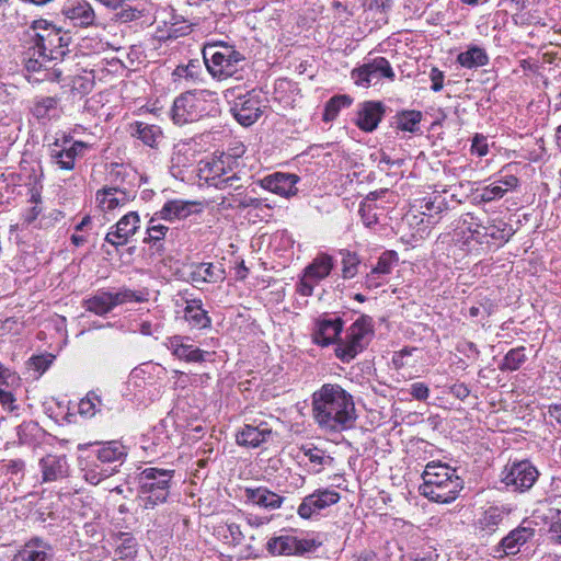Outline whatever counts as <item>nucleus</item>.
Returning a JSON list of instances; mask_svg holds the SVG:
<instances>
[{
  "mask_svg": "<svg viewBox=\"0 0 561 561\" xmlns=\"http://www.w3.org/2000/svg\"><path fill=\"white\" fill-rule=\"evenodd\" d=\"M296 537L283 535L271 538L266 543V550L273 556H291L296 549Z\"/></svg>",
  "mask_w": 561,
  "mask_h": 561,
  "instance_id": "obj_31",
  "label": "nucleus"
},
{
  "mask_svg": "<svg viewBox=\"0 0 561 561\" xmlns=\"http://www.w3.org/2000/svg\"><path fill=\"white\" fill-rule=\"evenodd\" d=\"M195 283H217L225 279V271L221 264L201 263L191 274Z\"/></svg>",
  "mask_w": 561,
  "mask_h": 561,
  "instance_id": "obj_28",
  "label": "nucleus"
},
{
  "mask_svg": "<svg viewBox=\"0 0 561 561\" xmlns=\"http://www.w3.org/2000/svg\"><path fill=\"white\" fill-rule=\"evenodd\" d=\"M472 150L477 151L479 156H484L486 153L485 146H480L477 140L472 144Z\"/></svg>",
  "mask_w": 561,
  "mask_h": 561,
  "instance_id": "obj_63",
  "label": "nucleus"
},
{
  "mask_svg": "<svg viewBox=\"0 0 561 561\" xmlns=\"http://www.w3.org/2000/svg\"><path fill=\"white\" fill-rule=\"evenodd\" d=\"M39 213H41V208H38L37 206L32 207L26 215V221L27 222L34 221L37 218V216L39 215Z\"/></svg>",
  "mask_w": 561,
  "mask_h": 561,
  "instance_id": "obj_61",
  "label": "nucleus"
},
{
  "mask_svg": "<svg viewBox=\"0 0 561 561\" xmlns=\"http://www.w3.org/2000/svg\"><path fill=\"white\" fill-rule=\"evenodd\" d=\"M139 332L141 334H144V335H151V334H153V330H152L151 323L148 322V321H144L142 323H140Z\"/></svg>",
  "mask_w": 561,
  "mask_h": 561,
  "instance_id": "obj_60",
  "label": "nucleus"
},
{
  "mask_svg": "<svg viewBox=\"0 0 561 561\" xmlns=\"http://www.w3.org/2000/svg\"><path fill=\"white\" fill-rule=\"evenodd\" d=\"M168 231V227L163 225H152L148 227L147 233L148 238L145 241H159L162 240Z\"/></svg>",
  "mask_w": 561,
  "mask_h": 561,
  "instance_id": "obj_50",
  "label": "nucleus"
},
{
  "mask_svg": "<svg viewBox=\"0 0 561 561\" xmlns=\"http://www.w3.org/2000/svg\"><path fill=\"white\" fill-rule=\"evenodd\" d=\"M216 111L215 94L208 90H195L178 96L173 102L171 114L174 124L182 126Z\"/></svg>",
  "mask_w": 561,
  "mask_h": 561,
  "instance_id": "obj_4",
  "label": "nucleus"
},
{
  "mask_svg": "<svg viewBox=\"0 0 561 561\" xmlns=\"http://www.w3.org/2000/svg\"><path fill=\"white\" fill-rule=\"evenodd\" d=\"M203 57L209 73L218 80L234 77L243 78L245 58L241 53L227 43L207 44L203 49Z\"/></svg>",
  "mask_w": 561,
  "mask_h": 561,
  "instance_id": "obj_3",
  "label": "nucleus"
},
{
  "mask_svg": "<svg viewBox=\"0 0 561 561\" xmlns=\"http://www.w3.org/2000/svg\"><path fill=\"white\" fill-rule=\"evenodd\" d=\"M299 178L291 173H274L261 180V186L284 197L297 194L296 187Z\"/></svg>",
  "mask_w": 561,
  "mask_h": 561,
  "instance_id": "obj_18",
  "label": "nucleus"
},
{
  "mask_svg": "<svg viewBox=\"0 0 561 561\" xmlns=\"http://www.w3.org/2000/svg\"><path fill=\"white\" fill-rule=\"evenodd\" d=\"M422 114L417 111L403 112L398 118V127L402 130L414 131L421 122Z\"/></svg>",
  "mask_w": 561,
  "mask_h": 561,
  "instance_id": "obj_40",
  "label": "nucleus"
},
{
  "mask_svg": "<svg viewBox=\"0 0 561 561\" xmlns=\"http://www.w3.org/2000/svg\"><path fill=\"white\" fill-rule=\"evenodd\" d=\"M247 523L251 526V527H261L263 526L264 524H266V519L264 517H259V516H248L247 517Z\"/></svg>",
  "mask_w": 561,
  "mask_h": 561,
  "instance_id": "obj_58",
  "label": "nucleus"
},
{
  "mask_svg": "<svg viewBox=\"0 0 561 561\" xmlns=\"http://www.w3.org/2000/svg\"><path fill=\"white\" fill-rule=\"evenodd\" d=\"M130 199V194L115 186L103 187L95 194L96 205L103 211H110L117 207H122Z\"/></svg>",
  "mask_w": 561,
  "mask_h": 561,
  "instance_id": "obj_20",
  "label": "nucleus"
},
{
  "mask_svg": "<svg viewBox=\"0 0 561 561\" xmlns=\"http://www.w3.org/2000/svg\"><path fill=\"white\" fill-rule=\"evenodd\" d=\"M129 131L131 136L137 137L149 147L158 146L160 139L162 138V131L160 127L141 122H135L130 124Z\"/></svg>",
  "mask_w": 561,
  "mask_h": 561,
  "instance_id": "obj_27",
  "label": "nucleus"
},
{
  "mask_svg": "<svg viewBox=\"0 0 561 561\" xmlns=\"http://www.w3.org/2000/svg\"><path fill=\"white\" fill-rule=\"evenodd\" d=\"M304 455L308 458L309 462L312 465V470L314 472H320L322 467L331 463L332 458L329 456H324L323 451L318 448H302Z\"/></svg>",
  "mask_w": 561,
  "mask_h": 561,
  "instance_id": "obj_36",
  "label": "nucleus"
},
{
  "mask_svg": "<svg viewBox=\"0 0 561 561\" xmlns=\"http://www.w3.org/2000/svg\"><path fill=\"white\" fill-rule=\"evenodd\" d=\"M273 435L272 426L267 422L254 421L245 424L236 435L238 445L244 447H257L267 442Z\"/></svg>",
  "mask_w": 561,
  "mask_h": 561,
  "instance_id": "obj_15",
  "label": "nucleus"
},
{
  "mask_svg": "<svg viewBox=\"0 0 561 561\" xmlns=\"http://www.w3.org/2000/svg\"><path fill=\"white\" fill-rule=\"evenodd\" d=\"M296 549L294 554H304L316 550L319 543L314 539H298L296 538Z\"/></svg>",
  "mask_w": 561,
  "mask_h": 561,
  "instance_id": "obj_49",
  "label": "nucleus"
},
{
  "mask_svg": "<svg viewBox=\"0 0 561 561\" xmlns=\"http://www.w3.org/2000/svg\"><path fill=\"white\" fill-rule=\"evenodd\" d=\"M421 208L438 215L448 208V204L440 195H435L433 199H424V205Z\"/></svg>",
  "mask_w": 561,
  "mask_h": 561,
  "instance_id": "obj_46",
  "label": "nucleus"
},
{
  "mask_svg": "<svg viewBox=\"0 0 561 561\" xmlns=\"http://www.w3.org/2000/svg\"><path fill=\"white\" fill-rule=\"evenodd\" d=\"M422 495L437 503H450L462 490V480L456 470L443 463H427L422 474Z\"/></svg>",
  "mask_w": 561,
  "mask_h": 561,
  "instance_id": "obj_2",
  "label": "nucleus"
},
{
  "mask_svg": "<svg viewBox=\"0 0 561 561\" xmlns=\"http://www.w3.org/2000/svg\"><path fill=\"white\" fill-rule=\"evenodd\" d=\"M526 356L524 348H515L510 351L504 357L500 368L502 370H516L525 362Z\"/></svg>",
  "mask_w": 561,
  "mask_h": 561,
  "instance_id": "obj_37",
  "label": "nucleus"
},
{
  "mask_svg": "<svg viewBox=\"0 0 561 561\" xmlns=\"http://www.w3.org/2000/svg\"><path fill=\"white\" fill-rule=\"evenodd\" d=\"M16 381V377L10 369L0 363V386H10Z\"/></svg>",
  "mask_w": 561,
  "mask_h": 561,
  "instance_id": "obj_54",
  "label": "nucleus"
},
{
  "mask_svg": "<svg viewBox=\"0 0 561 561\" xmlns=\"http://www.w3.org/2000/svg\"><path fill=\"white\" fill-rule=\"evenodd\" d=\"M398 262V255L393 251H386L383 252L380 257L378 259V262L376 266L373 268L374 274H380L382 277L390 274L393 266Z\"/></svg>",
  "mask_w": 561,
  "mask_h": 561,
  "instance_id": "obj_35",
  "label": "nucleus"
},
{
  "mask_svg": "<svg viewBox=\"0 0 561 561\" xmlns=\"http://www.w3.org/2000/svg\"><path fill=\"white\" fill-rule=\"evenodd\" d=\"M386 77L394 78V72L389 61L383 57L375 58L373 61L363 65L358 69L352 71V78L357 85L368 87L373 80Z\"/></svg>",
  "mask_w": 561,
  "mask_h": 561,
  "instance_id": "obj_13",
  "label": "nucleus"
},
{
  "mask_svg": "<svg viewBox=\"0 0 561 561\" xmlns=\"http://www.w3.org/2000/svg\"><path fill=\"white\" fill-rule=\"evenodd\" d=\"M504 518V511L497 506L486 508L478 520L481 530L492 534Z\"/></svg>",
  "mask_w": 561,
  "mask_h": 561,
  "instance_id": "obj_33",
  "label": "nucleus"
},
{
  "mask_svg": "<svg viewBox=\"0 0 561 561\" xmlns=\"http://www.w3.org/2000/svg\"><path fill=\"white\" fill-rule=\"evenodd\" d=\"M409 354H410V352H409V351H407V350H403V351H401V352L397 353V354L393 356V358H392V363H393V365H394L397 368H401V367L404 365V363H403V357H404L405 355H409Z\"/></svg>",
  "mask_w": 561,
  "mask_h": 561,
  "instance_id": "obj_59",
  "label": "nucleus"
},
{
  "mask_svg": "<svg viewBox=\"0 0 561 561\" xmlns=\"http://www.w3.org/2000/svg\"><path fill=\"white\" fill-rule=\"evenodd\" d=\"M172 478V471L160 470L157 468H147L140 473V489L144 494H149L145 507H153L157 503H162L169 495V483Z\"/></svg>",
  "mask_w": 561,
  "mask_h": 561,
  "instance_id": "obj_8",
  "label": "nucleus"
},
{
  "mask_svg": "<svg viewBox=\"0 0 561 561\" xmlns=\"http://www.w3.org/2000/svg\"><path fill=\"white\" fill-rule=\"evenodd\" d=\"M319 511H321L320 505H318L316 497L310 494L302 500L301 504L298 506L297 513L301 518L309 519Z\"/></svg>",
  "mask_w": 561,
  "mask_h": 561,
  "instance_id": "obj_44",
  "label": "nucleus"
},
{
  "mask_svg": "<svg viewBox=\"0 0 561 561\" xmlns=\"http://www.w3.org/2000/svg\"><path fill=\"white\" fill-rule=\"evenodd\" d=\"M138 300L139 297L129 289H124L118 293L102 291L87 299L84 301V307L88 311L94 312L99 316H104L118 305Z\"/></svg>",
  "mask_w": 561,
  "mask_h": 561,
  "instance_id": "obj_11",
  "label": "nucleus"
},
{
  "mask_svg": "<svg viewBox=\"0 0 561 561\" xmlns=\"http://www.w3.org/2000/svg\"><path fill=\"white\" fill-rule=\"evenodd\" d=\"M535 533V523L524 520L517 528L510 531L508 535L501 540L499 550H502L506 556L516 554L525 543L534 538Z\"/></svg>",
  "mask_w": 561,
  "mask_h": 561,
  "instance_id": "obj_14",
  "label": "nucleus"
},
{
  "mask_svg": "<svg viewBox=\"0 0 561 561\" xmlns=\"http://www.w3.org/2000/svg\"><path fill=\"white\" fill-rule=\"evenodd\" d=\"M43 481H56L67 476L68 465L62 456L48 455L41 460Z\"/></svg>",
  "mask_w": 561,
  "mask_h": 561,
  "instance_id": "obj_25",
  "label": "nucleus"
},
{
  "mask_svg": "<svg viewBox=\"0 0 561 561\" xmlns=\"http://www.w3.org/2000/svg\"><path fill=\"white\" fill-rule=\"evenodd\" d=\"M383 115V107L379 102H365L357 113L356 125L364 131L377 128Z\"/></svg>",
  "mask_w": 561,
  "mask_h": 561,
  "instance_id": "obj_22",
  "label": "nucleus"
},
{
  "mask_svg": "<svg viewBox=\"0 0 561 561\" xmlns=\"http://www.w3.org/2000/svg\"><path fill=\"white\" fill-rule=\"evenodd\" d=\"M374 334L373 319L360 316L346 331L344 340L337 342L335 355L344 363L351 362L363 352Z\"/></svg>",
  "mask_w": 561,
  "mask_h": 561,
  "instance_id": "obj_7",
  "label": "nucleus"
},
{
  "mask_svg": "<svg viewBox=\"0 0 561 561\" xmlns=\"http://www.w3.org/2000/svg\"><path fill=\"white\" fill-rule=\"evenodd\" d=\"M244 493L248 502L266 510L279 508L284 502L283 496L266 488L245 489Z\"/></svg>",
  "mask_w": 561,
  "mask_h": 561,
  "instance_id": "obj_24",
  "label": "nucleus"
},
{
  "mask_svg": "<svg viewBox=\"0 0 561 561\" xmlns=\"http://www.w3.org/2000/svg\"><path fill=\"white\" fill-rule=\"evenodd\" d=\"M58 104V99L53 96H44L36 101L33 113L37 118H45L50 115L51 111H55Z\"/></svg>",
  "mask_w": 561,
  "mask_h": 561,
  "instance_id": "obj_39",
  "label": "nucleus"
},
{
  "mask_svg": "<svg viewBox=\"0 0 561 561\" xmlns=\"http://www.w3.org/2000/svg\"><path fill=\"white\" fill-rule=\"evenodd\" d=\"M71 241L77 247H80V245H83L85 243V238L83 236H80V234H73L71 237Z\"/></svg>",
  "mask_w": 561,
  "mask_h": 561,
  "instance_id": "obj_62",
  "label": "nucleus"
},
{
  "mask_svg": "<svg viewBox=\"0 0 561 561\" xmlns=\"http://www.w3.org/2000/svg\"><path fill=\"white\" fill-rule=\"evenodd\" d=\"M87 148L88 145L82 141H76L69 148H60V146L55 142L50 146V157L60 169L72 170L76 158L82 156Z\"/></svg>",
  "mask_w": 561,
  "mask_h": 561,
  "instance_id": "obj_19",
  "label": "nucleus"
},
{
  "mask_svg": "<svg viewBox=\"0 0 561 561\" xmlns=\"http://www.w3.org/2000/svg\"><path fill=\"white\" fill-rule=\"evenodd\" d=\"M140 16L141 11L128 4H121L114 13V19L121 23H128Z\"/></svg>",
  "mask_w": 561,
  "mask_h": 561,
  "instance_id": "obj_42",
  "label": "nucleus"
},
{
  "mask_svg": "<svg viewBox=\"0 0 561 561\" xmlns=\"http://www.w3.org/2000/svg\"><path fill=\"white\" fill-rule=\"evenodd\" d=\"M227 531L229 535H226L225 538L229 539L232 545H240L244 540V535L240 525L236 523H227Z\"/></svg>",
  "mask_w": 561,
  "mask_h": 561,
  "instance_id": "obj_47",
  "label": "nucleus"
},
{
  "mask_svg": "<svg viewBox=\"0 0 561 561\" xmlns=\"http://www.w3.org/2000/svg\"><path fill=\"white\" fill-rule=\"evenodd\" d=\"M188 337L174 335L168 337L164 342L165 347L179 359L190 363H201L205 360V355L208 354L192 344L187 343Z\"/></svg>",
  "mask_w": 561,
  "mask_h": 561,
  "instance_id": "obj_17",
  "label": "nucleus"
},
{
  "mask_svg": "<svg viewBox=\"0 0 561 561\" xmlns=\"http://www.w3.org/2000/svg\"><path fill=\"white\" fill-rule=\"evenodd\" d=\"M49 546L39 538L27 541L13 556L12 561H50Z\"/></svg>",
  "mask_w": 561,
  "mask_h": 561,
  "instance_id": "obj_21",
  "label": "nucleus"
},
{
  "mask_svg": "<svg viewBox=\"0 0 561 561\" xmlns=\"http://www.w3.org/2000/svg\"><path fill=\"white\" fill-rule=\"evenodd\" d=\"M50 60H43L38 55H34V47L31 48L30 57L25 61V67L30 72L39 71L43 67H46V62Z\"/></svg>",
  "mask_w": 561,
  "mask_h": 561,
  "instance_id": "obj_48",
  "label": "nucleus"
},
{
  "mask_svg": "<svg viewBox=\"0 0 561 561\" xmlns=\"http://www.w3.org/2000/svg\"><path fill=\"white\" fill-rule=\"evenodd\" d=\"M539 472L529 461L523 460L513 462L504 470L503 481L506 485H512L515 490L525 491L529 490L536 480Z\"/></svg>",
  "mask_w": 561,
  "mask_h": 561,
  "instance_id": "obj_12",
  "label": "nucleus"
},
{
  "mask_svg": "<svg viewBox=\"0 0 561 561\" xmlns=\"http://www.w3.org/2000/svg\"><path fill=\"white\" fill-rule=\"evenodd\" d=\"M312 495L316 497V501L318 502V505H320L321 510L337 503L340 500V494L329 489H319L314 491Z\"/></svg>",
  "mask_w": 561,
  "mask_h": 561,
  "instance_id": "obj_41",
  "label": "nucleus"
},
{
  "mask_svg": "<svg viewBox=\"0 0 561 561\" xmlns=\"http://www.w3.org/2000/svg\"><path fill=\"white\" fill-rule=\"evenodd\" d=\"M495 182L503 186L505 193L516 188L518 185V179L515 175H506Z\"/></svg>",
  "mask_w": 561,
  "mask_h": 561,
  "instance_id": "obj_57",
  "label": "nucleus"
},
{
  "mask_svg": "<svg viewBox=\"0 0 561 561\" xmlns=\"http://www.w3.org/2000/svg\"><path fill=\"white\" fill-rule=\"evenodd\" d=\"M550 533L552 540L561 545V529L551 528Z\"/></svg>",
  "mask_w": 561,
  "mask_h": 561,
  "instance_id": "obj_64",
  "label": "nucleus"
},
{
  "mask_svg": "<svg viewBox=\"0 0 561 561\" xmlns=\"http://www.w3.org/2000/svg\"><path fill=\"white\" fill-rule=\"evenodd\" d=\"M351 103H352V99L347 95L333 96L332 99H330V101L325 105L324 113H323V119L325 122L333 121L337 116L340 110L342 107L350 106Z\"/></svg>",
  "mask_w": 561,
  "mask_h": 561,
  "instance_id": "obj_34",
  "label": "nucleus"
},
{
  "mask_svg": "<svg viewBox=\"0 0 561 561\" xmlns=\"http://www.w3.org/2000/svg\"><path fill=\"white\" fill-rule=\"evenodd\" d=\"M126 457L125 447L118 442L102 445L96 453V460L85 469V479L91 484H99L102 480L118 471Z\"/></svg>",
  "mask_w": 561,
  "mask_h": 561,
  "instance_id": "obj_5",
  "label": "nucleus"
},
{
  "mask_svg": "<svg viewBox=\"0 0 561 561\" xmlns=\"http://www.w3.org/2000/svg\"><path fill=\"white\" fill-rule=\"evenodd\" d=\"M410 393L416 400H426L428 397L430 390L424 382H415L411 386Z\"/></svg>",
  "mask_w": 561,
  "mask_h": 561,
  "instance_id": "obj_53",
  "label": "nucleus"
},
{
  "mask_svg": "<svg viewBox=\"0 0 561 561\" xmlns=\"http://www.w3.org/2000/svg\"><path fill=\"white\" fill-rule=\"evenodd\" d=\"M312 411L317 424L327 432L350 428L356 420L353 396L337 383H324L312 394Z\"/></svg>",
  "mask_w": 561,
  "mask_h": 561,
  "instance_id": "obj_1",
  "label": "nucleus"
},
{
  "mask_svg": "<svg viewBox=\"0 0 561 561\" xmlns=\"http://www.w3.org/2000/svg\"><path fill=\"white\" fill-rule=\"evenodd\" d=\"M505 195V190L503 186L496 182L485 186L482 188L479 198L481 202L489 203L499 198H502Z\"/></svg>",
  "mask_w": 561,
  "mask_h": 561,
  "instance_id": "obj_45",
  "label": "nucleus"
},
{
  "mask_svg": "<svg viewBox=\"0 0 561 561\" xmlns=\"http://www.w3.org/2000/svg\"><path fill=\"white\" fill-rule=\"evenodd\" d=\"M333 266L332 256L325 253L317 255L312 262L305 267L302 276L297 284V293L306 297L311 296L314 286L330 275Z\"/></svg>",
  "mask_w": 561,
  "mask_h": 561,
  "instance_id": "obj_9",
  "label": "nucleus"
},
{
  "mask_svg": "<svg viewBox=\"0 0 561 561\" xmlns=\"http://www.w3.org/2000/svg\"><path fill=\"white\" fill-rule=\"evenodd\" d=\"M15 399L11 391L0 386V403L2 407L9 411H13L15 409L14 405Z\"/></svg>",
  "mask_w": 561,
  "mask_h": 561,
  "instance_id": "obj_52",
  "label": "nucleus"
},
{
  "mask_svg": "<svg viewBox=\"0 0 561 561\" xmlns=\"http://www.w3.org/2000/svg\"><path fill=\"white\" fill-rule=\"evenodd\" d=\"M32 28L35 41L34 55H38L43 60H57L64 57L69 38L61 35L60 30L45 20L35 21Z\"/></svg>",
  "mask_w": 561,
  "mask_h": 561,
  "instance_id": "obj_6",
  "label": "nucleus"
},
{
  "mask_svg": "<svg viewBox=\"0 0 561 561\" xmlns=\"http://www.w3.org/2000/svg\"><path fill=\"white\" fill-rule=\"evenodd\" d=\"M65 15L77 25L88 26L93 23L94 11L88 2H77L64 8Z\"/></svg>",
  "mask_w": 561,
  "mask_h": 561,
  "instance_id": "obj_29",
  "label": "nucleus"
},
{
  "mask_svg": "<svg viewBox=\"0 0 561 561\" xmlns=\"http://www.w3.org/2000/svg\"><path fill=\"white\" fill-rule=\"evenodd\" d=\"M194 205V203L181 199L169 201L157 215L168 221L185 219L193 213Z\"/></svg>",
  "mask_w": 561,
  "mask_h": 561,
  "instance_id": "obj_26",
  "label": "nucleus"
},
{
  "mask_svg": "<svg viewBox=\"0 0 561 561\" xmlns=\"http://www.w3.org/2000/svg\"><path fill=\"white\" fill-rule=\"evenodd\" d=\"M264 107L260 94L252 90L244 95H239L231 111L241 125L250 126L261 117Z\"/></svg>",
  "mask_w": 561,
  "mask_h": 561,
  "instance_id": "obj_10",
  "label": "nucleus"
},
{
  "mask_svg": "<svg viewBox=\"0 0 561 561\" xmlns=\"http://www.w3.org/2000/svg\"><path fill=\"white\" fill-rule=\"evenodd\" d=\"M139 216L135 211H130L123 216L119 221L107 232L105 240L115 247L124 245L129 238L134 236L139 228Z\"/></svg>",
  "mask_w": 561,
  "mask_h": 561,
  "instance_id": "obj_16",
  "label": "nucleus"
},
{
  "mask_svg": "<svg viewBox=\"0 0 561 561\" xmlns=\"http://www.w3.org/2000/svg\"><path fill=\"white\" fill-rule=\"evenodd\" d=\"M343 328L340 318L321 319L317 322L313 340L317 344L328 345L335 341Z\"/></svg>",
  "mask_w": 561,
  "mask_h": 561,
  "instance_id": "obj_23",
  "label": "nucleus"
},
{
  "mask_svg": "<svg viewBox=\"0 0 561 561\" xmlns=\"http://www.w3.org/2000/svg\"><path fill=\"white\" fill-rule=\"evenodd\" d=\"M101 405L100 397L94 392H89L85 398L79 402V413L85 416H93L99 411Z\"/></svg>",
  "mask_w": 561,
  "mask_h": 561,
  "instance_id": "obj_38",
  "label": "nucleus"
},
{
  "mask_svg": "<svg viewBox=\"0 0 561 561\" xmlns=\"http://www.w3.org/2000/svg\"><path fill=\"white\" fill-rule=\"evenodd\" d=\"M51 359L44 356H35L31 358V365L37 371L44 373L50 365Z\"/></svg>",
  "mask_w": 561,
  "mask_h": 561,
  "instance_id": "obj_55",
  "label": "nucleus"
},
{
  "mask_svg": "<svg viewBox=\"0 0 561 561\" xmlns=\"http://www.w3.org/2000/svg\"><path fill=\"white\" fill-rule=\"evenodd\" d=\"M342 264L343 278L350 279L357 274L359 259L356 256V254L347 252L343 255Z\"/></svg>",
  "mask_w": 561,
  "mask_h": 561,
  "instance_id": "obj_43",
  "label": "nucleus"
},
{
  "mask_svg": "<svg viewBox=\"0 0 561 561\" xmlns=\"http://www.w3.org/2000/svg\"><path fill=\"white\" fill-rule=\"evenodd\" d=\"M457 60L462 67L477 68L485 66L489 62V57L483 48L471 46L468 50L460 53Z\"/></svg>",
  "mask_w": 561,
  "mask_h": 561,
  "instance_id": "obj_32",
  "label": "nucleus"
},
{
  "mask_svg": "<svg viewBox=\"0 0 561 561\" xmlns=\"http://www.w3.org/2000/svg\"><path fill=\"white\" fill-rule=\"evenodd\" d=\"M184 319L193 328L204 329L210 325V318L202 308L201 300H193L187 302L186 307L184 308Z\"/></svg>",
  "mask_w": 561,
  "mask_h": 561,
  "instance_id": "obj_30",
  "label": "nucleus"
},
{
  "mask_svg": "<svg viewBox=\"0 0 561 561\" xmlns=\"http://www.w3.org/2000/svg\"><path fill=\"white\" fill-rule=\"evenodd\" d=\"M383 283V277L380 274H374V270L366 275L365 286L367 288H377Z\"/></svg>",
  "mask_w": 561,
  "mask_h": 561,
  "instance_id": "obj_56",
  "label": "nucleus"
},
{
  "mask_svg": "<svg viewBox=\"0 0 561 561\" xmlns=\"http://www.w3.org/2000/svg\"><path fill=\"white\" fill-rule=\"evenodd\" d=\"M444 72L440 71L439 69L437 68H432L431 69V72H430V79L432 81V90L435 91V92H438L443 89L444 87Z\"/></svg>",
  "mask_w": 561,
  "mask_h": 561,
  "instance_id": "obj_51",
  "label": "nucleus"
}]
</instances>
